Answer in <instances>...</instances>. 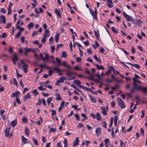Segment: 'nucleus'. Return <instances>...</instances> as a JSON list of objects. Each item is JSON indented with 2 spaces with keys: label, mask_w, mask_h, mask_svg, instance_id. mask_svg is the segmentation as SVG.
Masks as SVG:
<instances>
[{
  "label": "nucleus",
  "mask_w": 147,
  "mask_h": 147,
  "mask_svg": "<svg viewBox=\"0 0 147 147\" xmlns=\"http://www.w3.org/2000/svg\"><path fill=\"white\" fill-rule=\"evenodd\" d=\"M63 46V45L62 44H59L58 45H57V47L56 48V50L57 51L59 48L60 47H62Z\"/></svg>",
  "instance_id": "nucleus-49"
},
{
  "label": "nucleus",
  "mask_w": 147,
  "mask_h": 147,
  "mask_svg": "<svg viewBox=\"0 0 147 147\" xmlns=\"http://www.w3.org/2000/svg\"><path fill=\"white\" fill-rule=\"evenodd\" d=\"M96 117L98 121H101V118L100 117V114L98 113H96Z\"/></svg>",
  "instance_id": "nucleus-29"
},
{
  "label": "nucleus",
  "mask_w": 147,
  "mask_h": 147,
  "mask_svg": "<svg viewBox=\"0 0 147 147\" xmlns=\"http://www.w3.org/2000/svg\"><path fill=\"white\" fill-rule=\"evenodd\" d=\"M105 146L107 147L109 146L110 144V141L108 138H106L105 140Z\"/></svg>",
  "instance_id": "nucleus-25"
},
{
  "label": "nucleus",
  "mask_w": 147,
  "mask_h": 147,
  "mask_svg": "<svg viewBox=\"0 0 147 147\" xmlns=\"http://www.w3.org/2000/svg\"><path fill=\"white\" fill-rule=\"evenodd\" d=\"M65 78L64 76H62L56 82V84L57 85L60 83H63L64 82V80H65Z\"/></svg>",
  "instance_id": "nucleus-9"
},
{
  "label": "nucleus",
  "mask_w": 147,
  "mask_h": 147,
  "mask_svg": "<svg viewBox=\"0 0 147 147\" xmlns=\"http://www.w3.org/2000/svg\"><path fill=\"white\" fill-rule=\"evenodd\" d=\"M101 113L104 115H106L107 114V110L105 108L103 107H101Z\"/></svg>",
  "instance_id": "nucleus-13"
},
{
  "label": "nucleus",
  "mask_w": 147,
  "mask_h": 147,
  "mask_svg": "<svg viewBox=\"0 0 147 147\" xmlns=\"http://www.w3.org/2000/svg\"><path fill=\"white\" fill-rule=\"evenodd\" d=\"M11 23H8L7 24L6 26L5 27V28H8L11 26Z\"/></svg>",
  "instance_id": "nucleus-63"
},
{
  "label": "nucleus",
  "mask_w": 147,
  "mask_h": 147,
  "mask_svg": "<svg viewBox=\"0 0 147 147\" xmlns=\"http://www.w3.org/2000/svg\"><path fill=\"white\" fill-rule=\"evenodd\" d=\"M1 17L2 19V22L4 24H5L6 21L5 16L3 15H1Z\"/></svg>",
  "instance_id": "nucleus-39"
},
{
  "label": "nucleus",
  "mask_w": 147,
  "mask_h": 147,
  "mask_svg": "<svg viewBox=\"0 0 147 147\" xmlns=\"http://www.w3.org/2000/svg\"><path fill=\"white\" fill-rule=\"evenodd\" d=\"M133 87L134 88L135 90H140V89H139V88H141V86H138V85H136L134 86Z\"/></svg>",
  "instance_id": "nucleus-48"
},
{
  "label": "nucleus",
  "mask_w": 147,
  "mask_h": 147,
  "mask_svg": "<svg viewBox=\"0 0 147 147\" xmlns=\"http://www.w3.org/2000/svg\"><path fill=\"white\" fill-rule=\"evenodd\" d=\"M81 116L84 118V119H87V117L86 115L84 113H82L81 114Z\"/></svg>",
  "instance_id": "nucleus-57"
},
{
  "label": "nucleus",
  "mask_w": 147,
  "mask_h": 147,
  "mask_svg": "<svg viewBox=\"0 0 147 147\" xmlns=\"http://www.w3.org/2000/svg\"><path fill=\"white\" fill-rule=\"evenodd\" d=\"M18 59V58L17 55L14 54L13 55V57L12 59V61L14 64H16V61Z\"/></svg>",
  "instance_id": "nucleus-18"
},
{
  "label": "nucleus",
  "mask_w": 147,
  "mask_h": 147,
  "mask_svg": "<svg viewBox=\"0 0 147 147\" xmlns=\"http://www.w3.org/2000/svg\"><path fill=\"white\" fill-rule=\"evenodd\" d=\"M79 140L78 137H77L76 138L75 141L73 144V146H77L79 144Z\"/></svg>",
  "instance_id": "nucleus-15"
},
{
  "label": "nucleus",
  "mask_w": 147,
  "mask_h": 147,
  "mask_svg": "<svg viewBox=\"0 0 147 147\" xmlns=\"http://www.w3.org/2000/svg\"><path fill=\"white\" fill-rule=\"evenodd\" d=\"M95 132L97 136H99L101 134V128L100 127L96 128L95 130Z\"/></svg>",
  "instance_id": "nucleus-19"
},
{
  "label": "nucleus",
  "mask_w": 147,
  "mask_h": 147,
  "mask_svg": "<svg viewBox=\"0 0 147 147\" xmlns=\"http://www.w3.org/2000/svg\"><path fill=\"white\" fill-rule=\"evenodd\" d=\"M43 28L45 29V32L43 37L41 40V42L43 43H44L45 42L46 39V24L45 23L43 24Z\"/></svg>",
  "instance_id": "nucleus-3"
},
{
  "label": "nucleus",
  "mask_w": 147,
  "mask_h": 147,
  "mask_svg": "<svg viewBox=\"0 0 147 147\" xmlns=\"http://www.w3.org/2000/svg\"><path fill=\"white\" fill-rule=\"evenodd\" d=\"M51 52L53 53L55 49V47L54 46H52L51 47Z\"/></svg>",
  "instance_id": "nucleus-62"
},
{
  "label": "nucleus",
  "mask_w": 147,
  "mask_h": 147,
  "mask_svg": "<svg viewBox=\"0 0 147 147\" xmlns=\"http://www.w3.org/2000/svg\"><path fill=\"white\" fill-rule=\"evenodd\" d=\"M76 60L77 62H80L81 61V58L79 57H77L76 59Z\"/></svg>",
  "instance_id": "nucleus-64"
},
{
  "label": "nucleus",
  "mask_w": 147,
  "mask_h": 147,
  "mask_svg": "<svg viewBox=\"0 0 147 147\" xmlns=\"http://www.w3.org/2000/svg\"><path fill=\"white\" fill-rule=\"evenodd\" d=\"M16 101V102L18 103L19 104H21V101H20L19 98H16L15 99Z\"/></svg>",
  "instance_id": "nucleus-59"
},
{
  "label": "nucleus",
  "mask_w": 147,
  "mask_h": 147,
  "mask_svg": "<svg viewBox=\"0 0 147 147\" xmlns=\"http://www.w3.org/2000/svg\"><path fill=\"white\" fill-rule=\"evenodd\" d=\"M43 53L45 55V57H43L41 53H40V57L38 59V60H42L44 61H46V53Z\"/></svg>",
  "instance_id": "nucleus-12"
},
{
  "label": "nucleus",
  "mask_w": 147,
  "mask_h": 147,
  "mask_svg": "<svg viewBox=\"0 0 147 147\" xmlns=\"http://www.w3.org/2000/svg\"><path fill=\"white\" fill-rule=\"evenodd\" d=\"M0 11L1 12L3 13H5L6 12V11H5V9L4 8H1V9Z\"/></svg>",
  "instance_id": "nucleus-60"
},
{
  "label": "nucleus",
  "mask_w": 147,
  "mask_h": 147,
  "mask_svg": "<svg viewBox=\"0 0 147 147\" xmlns=\"http://www.w3.org/2000/svg\"><path fill=\"white\" fill-rule=\"evenodd\" d=\"M32 140L34 143L36 145H38V143L37 142V141L36 139H35V138H33L32 139Z\"/></svg>",
  "instance_id": "nucleus-56"
},
{
  "label": "nucleus",
  "mask_w": 147,
  "mask_h": 147,
  "mask_svg": "<svg viewBox=\"0 0 147 147\" xmlns=\"http://www.w3.org/2000/svg\"><path fill=\"white\" fill-rule=\"evenodd\" d=\"M34 24L32 22L30 23L28 25L29 30H30L31 28H32L34 26Z\"/></svg>",
  "instance_id": "nucleus-38"
},
{
  "label": "nucleus",
  "mask_w": 147,
  "mask_h": 147,
  "mask_svg": "<svg viewBox=\"0 0 147 147\" xmlns=\"http://www.w3.org/2000/svg\"><path fill=\"white\" fill-rule=\"evenodd\" d=\"M126 63L128 64H129V65H131L133 66L134 67H136V68L137 69H139V68H140V66L137 64H132L129 62H127V63Z\"/></svg>",
  "instance_id": "nucleus-24"
},
{
  "label": "nucleus",
  "mask_w": 147,
  "mask_h": 147,
  "mask_svg": "<svg viewBox=\"0 0 147 147\" xmlns=\"http://www.w3.org/2000/svg\"><path fill=\"white\" fill-rule=\"evenodd\" d=\"M89 10L90 11V12L91 15L92 16L93 18L94 19H97L96 16H95V15H94V11H91L90 9H89Z\"/></svg>",
  "instance_id": "nucleus-35"
},
{
  "label": "nucleus",
  "mask_w": 147,
  "mask_h": 147,
  "mask_svg": "<svg viewBox=\"0 0 147 147\" xmlns=\"http://www.w3.org/2000/svg\"><path fill=\"white\" fill-rule=\"evenodd\" d=\"M102 126L104 127H105V128H107V123H106L105 121H103L102 123Z\"/></svg>",
  "instance_id": "nucleus-55"
},
{
  "label": "nucleus",
  "mask_w": 147,
  "mask_h": 147,
  "mask_svg": "<svg viewBox=\"0 0 147 147\" xmlns=\"http://www.w3.org/2000/svg\"><path fill=\"white\" fill-rule=\"evenodd\" d=\"M25 133L28 136L29 135V130L27 127H26L25 130Z\"/></svg>",
  "instance_id": "nucleus-43"
},
{
  "label": "nucleus",
  "mask_w": 147,
  "mask_h": 147,
  "mask_svg": "<svg viewBox=\"0 0 147 147\" xmlns=\"http://www.w3.org/2000/svg\"><path fill=\"white\" fill-rule=\"evenodd\" d=\"M30 98L31 96L30 93H28L26 95L23 96V101H25L27 99Z\"/></svg>",
  "instance_id": "nucleus-14"
},
{
  "label": "nucleus",
  "mask_w": 147,
  "mask_h": 147,
  "mask_svg": "<svg viewBox=\"0 0 147 147\" xmlns=\"http://www.w3.org/2000/svg\"><path fill=\"white\" fill-rule=\"evenodd\" d=\"M93 64L96 67L98 70L102 69L104 70L105 69V68L102 65H99L97 64L94 63H93Z\"/></svg>",
  "instance_id": "nucleus-16"
},
{
  "label": "nucleus",
  "mask_w": 147,
  "mask_h": 147,
  "mask_svg": "<svg viewBox=\"0 0 147 147\" xmlns=\"http://www.w3.org/2000/svg\"><path fill=\"white\" fill-rule=\"evenodd\" d=\"M7 36V34L6 33H3L1 35V37L3 38H6Z\"/></svg>",
  "instance_id": "nucleus-54"
},
{
  "label": "nucleus",
  "mask_w": 147,
  "mask_h": 147,
  "mask_svg": "<svg viewBox=\"0 0 147 147\" xmlns=\"http://www.w3.org/2000/svg\"><path fill=\"white\" fill-rule=\"evenodd\" d=\"M21 35V32L20 31H19L18 33L16 34V37L17 38H18Z\"/></svg>",
  "instance_id": "nucleus-44"
},
{
  "label": "nucleus",
  "mask_w": 147,
  "mask_h": 147,
  "mask_svg": "<svg viewBox=\"0 0 147 147\" xmlns=\"http://www.w3.org/2000/svg\"><path fill=\"white\" fill-rule=\"evenodd\" d=\"M111 29L112 31L115 34H117V31L116 30L115 28L114 27H112L111 28Z\"/></svg>",
  "instance_id": "nucleus-47"
},
{
  "label": "nucleus",
  "mask_w": 147,
  "mask_h": 147,
  "mask_svg": "<svg viewBox=\"0 0 147 147\" xmlns=\"http://www.w3.org/2000/svg\"><path fill=\"white\" fill-rule=\"evenodd\" d=\"M67 55L66 52L65 51H63L62 52L61 54V57H65Z\"/></svg>",
  "instance_id": "nucleus-45"
},
{
  "label": "nucleus",
  "mask_w": 147,
  "mask_h": 147,
  "mask_svg": "<svg viewBox=\"0 0 147 147\" xmlns=\"http://www.w3.org/2000/svg\"><path fill=\"white\" fill-rule=\"evenodd\" d=\"M38 90H45L46 89L45 87H44V86L42 85H41L40 86L38 87Z\"/></svg>",
  "instance_id": "nucleus-36"
},
{
  "label": "nucleus",
  "mask_w": 147,
  "mask_h": 147,
  "mask_svg": "<svg viewBox=\"0 0 147 147\" xmlns=\"http://www.w3.org/2000/svg\"><path fill=\"white\" fill-rule=\"evenodd\" d=\"M54 57L53 55L49 56V55L47 54V62L50 61L51 62L53 63H55V62L53 60Z\"/></svg>",
  "instance_id": "nucleus-5"
},
{
  "label": "nucleus",
  "mask_w": 147,
  "mask_h": 147,
  "mask_svg": "<svg viewBox=\"0 0 147 147\" xmlns=\"http://www.w3.org/2000/svg\"><path fill=\"white\" fill-rule=\"evenodd\" d=\"M11 128L10 125H8L7 127L5 130V134L6 137L12 136V134H9V131Z\"/></svg>",
  "instance_id": "nucleus-2"
},
{
  "label": "nucleus",
  "mask_w": 147,
  "mask_h": 147,
  "mask_svg": "<svg viewBox=\"0 0 147 147\" xmlns=\"http://www.w3.org/2000/svg\"><path fill=\"white\" fill-rule=\"evenodd\" d=\"M41 69H42L43 68H46V64L45 63L43 64H40L37 65Z\"/></svg>",
  "instance_id": "nucleus-32"
},
{
  "label": "nucleus",
  "mask_w": 147,
  "mask_h": 147,
  "mask_svg": "<svg viewBox=\"0 0 147 147\" xmlns=\"http://www.w3.org/2000/svg\"><path fill=\"white\" fill-rule=\"evenodd\" d=\"M125 143H126V142H123L122 140H121L120 141V146L121 147H125Z\"/></svg>",
  "instance_id": "nucleus-40"
},
{
  "label": "nucleus",
  "mask_w": 147,
  "mask_h": 147,
  "mask_svg": "<svg viewBox=\"0 0 147 147\" xmlns=\"http://www.w3.org/2000/svg\"><path fill=\"white\" fill-rule=\"evenodd\" d=\"M55 95L57 96L56 97V100H61L62 99L61 96L59 93H56Z\"/></svg>",
  "instance_id": "nucleus-31"
},
{
  "label": "nucleus",
  "mask_w": 147,
  "mask_h": 147,
  "mask_svg": "<svg viewBox=\"0 0 147 147\" xmlns=\"http://www.w3.org/2000/svg\"><path fill=\"white\" fill-rule=\"evenodd\" d=\"M54 12L56 14L57 16L59 18L61 17V15L59 10H58L57 9H55Z\"/></svg>",
  "instance_id": "nucleus-20"
},
{
  "label": "nucleus",
  "mask_w": 147,
  "mask_h": 147,
  "mask_svg": "<svg viewBox=\"0 0 147 147\" xmlns=\"http://www.w3.org/2000/svg\"><path fill=\"white\" fill-rule=\"evenodd\" d=\"M17 121L16 119H15L11 122V126L14 127L17 124Z\"/></svg>",
  "instance_id": "nucleus-28"
},
{
  "label": "nucleus",
  "mask_w": 147,
  "mask_h": 147,
  "mask_svg": "<svg viewBox=\"0 0 147 147\" xmlns=\"http://www.w3.org/2000/svg\"><path fill=\"white\" fill-rule=\"evenodd\" d=\"M22 121L23 122L26 123L27 122V118L25 117H24L22 119Z\"/></svg>",
  "instance_id": "nucleus-61"
},
{
  "label": "nucleus",
  "mask_w": 147,
  "mask_h": 147,
  "mask_svg": "<svg viewBox=\"0 0 147 147\" xmlns=\"http://www.w3.org/2000/svg\"><path fill=\"white\" fill-rule=\"evenodd\" d=\"M22 141L23 143V144L26 143H29V142H27L26 141L28 140V139L25 138L23 136H21Z\"/></svg>",
  "instance_id": "nucleus-21"
},
{
  "label": "nucleus",
  "mask_w": 147,
  "mask_h": 147,
  "mask_svg": "<svg viewBox=\"0 0 147 147\" xmlns=\"http://www.w3.org/2000/svg\"><path fill=\"white\" fill-rule=\"evenodd\" d=\"M94 32L95 36L96 37L97 40H99V38L100 37V34L99 30H98L97 32L95 30H94Z\"/></svg>",
  "instance_id": "nucleus-22"
},
{
  "label": "nucleus",
  "mask_w": 147,
  "mask_h": 147,
  "mask_svg": "<svg viewBox=\"0 0 147 147\" xmlns=\"http://www.w3.org/2000/svg\"><path fill=\"white\" fill-rule=\"evenodd\" d=\"M42 102V104L43 105H46V101L45 99H38V102L36 104V105H41Z\"/></svg>",
  "instance_id": "nucleus-6"
},
{
  "label": "nucleus",
  "mask_w": 147,
  "mask_h": 147,
  "mask_svg": "<svg viewBox=\"0 0 147 147\" xmlns=\"http://www.w3.org/2000/svg\"><path fill=\"white\" fill-rule=\"evenodd\" d=\"M73 82L77 85L80 88H83V86H82L81 85V82L80 81L78 80H75Z\"/></svg>",
  "instance_id": "nucleus-8"
},
{
  "label": "nucleus",
  "mask_w": 147,
  "mask_h": 147,
  "mask_svg": "<svg viewBox=\"0 0 147 147\" xmlns=\"http://www.w3.org/2000/svg\"><path fill=\"white\" fill-rule=\"evenodd\" d=\"M119 85H115L114 87H111V89L112 90H115L116 89L118 88Z\"/></svg>",
  "instance_id": "nucleus-53"
},
{
  "label": "nucleus",
  "mask_w": 147,
  "mask_h": 147,
  "mask_svg": "<svg viewBox=\"0 0 147 147\" xmlns=\"http://www.w3.org/2000/svg\"><path fill=\"white\" fill-rule=\"evenodd\" d=\"M65 102L62 101L60 105V107H59L58 110L59 112H60L63 107H64Z\"/></svg>",
  "instance_id": "nucleus-23"
},
{
  "label": "nucleus",
  "mask_w": 147,
  "mask_h": 147,
  "mask_svg": "<svg viewBox=\"0 0 147 147\" xmlns=\"http://www.w3.org/2000/svg\"><path fill=\"white\" fill-rule=\"evenodd\" d=\"M113 3L111 1V0H108L107 1V6L110 7L111 8L113 7Z\"/></svg>",
  "instance_id": "nucleus-17"
},
{
  "label": "nucleus",
  "mask_w": 147,
  "mask_h": 147,
  "mask_svg": "<svg viewBox=\"0 0 147 147\" xmlns=\"http://www.w3.org/2000/svg\"><path fill=\"white\" fill-rule=\"evenodd\" d=\"M56 61L58 67H59L61 65V61L57 57L56 58Z\"/></svg>",
  "instance_id": "nucleus-30"
},
{
  "label": "nucleus",
  "mask_w": 147,
  "mask_h": 147,
  "mask_svg": "<svg viewBox=\"0 0 147 147\" xmlns=\"http://www.w3.org/2000/svg\"><path fill=\"white\" fill-rule=\"evenodd\" d=\"M66 63L65 61L61 63V65L64 66L66 67L70 68L71 69H72V68L69 65H66Z\"/></svg>",
  "instance_id": "nucleus-33"
},
{
  "label": "nucleus",
  "mask_w": 147,
  "mask_h": 147,
  "mask_svg": "<svg viewBox=\"0 0 147 147\" xmlns=\"http://www.w3.org/2000/svg\"><path fill=\"white\" fill-rule=\"evenodd\" d=\"M20 92L18 90L16 91L15 92L13 93L11 95V97L12 98L14 97H16V98H18L19 94Z\"/></svg>",
  "instance_id": "nucleus-10"
},
{
  "label": "nucleus",
  "mask_w": 147,
  "mask_h": 147,
  "mask_svg": "<svg viewBox=\"0 0 147 147\" xmlns=\"http://www.w3.org/2000/svg\"><path fill=\"white\" fill-rule=\"evenodd\" d=\"M13 84L16 85L17 86H18V82L17 81L16 79L15 78H13Z\"/></svg>",
  "instance_id": "nucleus-46"
},
{
  "label": "nucleus",
  "mask_w": 147,
  "mask_h": 147,
  "mask_svg": "<svg viewBox=\"0 0 147 147\" xmlns=\"http://www.w3.org/2000/svg\"><path fill=\"white\" fill-rule=\"evenodd\" d=\"M123 13L124 17L127 19V21H133V20L131 18V17L129 16L124 11L123 12Z\"/></svg>",
  "instance_id": "nucleus-7"
},
{
  "label": "nucleus",
  "mask_w": 147,
  "mask_h": 147,
  "mask_svg": "<svg viewBox=\"0 0 147 147\" xmlns=\"http://www.w3.org/2000/svg\"><path fill=\"white\" fill-rule=\"evenodd\" d=\"M63 143L64 144V147H67V141L66 138H65L63 141Z\"/></svg>",
  "instance_id": "nucleus-51"
},
{
  "label": "nucleus",
  "mask_w": 147,
  "mask_h": 147,
  "mask_svg": "<svg viewBox=\"0 0 147 147\" xmlns=\"http://www.w3.org/2000/svg\"><path fill=\"white\" fill-rule=\"evenodd\" d=\"M139 89L141 90L143 92L147 94V86L146 87H142L139 88Z\"/></svg>",
  "instance_id": "nucleus-27"
},
{
  "label": "nucleus",
  "mask_w": 147,
  "mask_h": 147,
  "mask_svg": "<svg viewBox=\"0 0 147 147\" xmlns=\"http://www.w3.org/2000/svg\"><path fill=\"white\" fill-rule=\"evenodd\" d=\"M117 100L118 105L122 109L125 107L126 106L122 100L119 97L117 98Z\"/></svg>",
  "instance_id": "nucleus-1"
},
{
  "label": "nucleus",
  "mask_w": 147,
  "mask_h": 147,
  "mask_svg": "<svg viewBox=\"0 0 147 147\" xmlns=\"http://www.w3.org/2000/svg\"><path fill=\"white\" fill-rule=\"evenodd\" d=\"M59 36V34L57 33L56 34L55 37V41L56 42H57L58 41Z\"/></svg>",
  "instance_id": "nucleus-34"
},
{
  "label": "nucleus",
  "mask_w": 147,
  "mask_h": 147,
  "mask_svg": "<svg viewBox=\"0 0 147 147\" xmlns=\"http://www.w3.org/2000/svg\"><path fill=\"white\" fill-rule=\"evenodd\" d=\"M74 117L76 118L77 121H79L80 120L79 116L77 114H75L74 115Z\"/></svg>",
  "instance_id": "nucleus-50"
},
{
  "label": "nucleus",
  "mask_w": 147,
  "mask_h": 147,
  "mask_svg": "<svg viewBox=\"0 0 147 147\" xmlns=\"http://www.w3.org/2000/svg\"><path fill=\"white\" fill-rule=\"evenodd\" d=\"M56 131V128H51L49 130V133H51V132H52L54 133Z\"/></svg>",
  "instance_id": "nucleus-37"
},
{
  "label": "nucleus",
  "mask_w": 147,
  "mask_h": 147,
  "mask_svg": "<svg viewBox=\"0 0 147 147\" xmlns=\"http://www.w3.org/2000/svg\"><path fill=\"white\" fill-rule=\"evenodd\" d=\"M32 92L36 96L38 94V92L35 89L33 90Z\"/></svg>",
  "instance_id": "nucleus-52"
},
{
  "label": "nucleus",
  "mask_w": 147,
  "mask_h": 147,
  "mask_svg": "<svg viewBox=\"0 0 147 147\" xmlns=\"http://www.w3.org/2000/svg\"><path fill=\"white\" fill-rule=\"evenodd\" d=\"M49 74H47V78L48 77V76H51L53 73V71L51 70H49Z\"/></svg>",
  "instance_id": "nucleus-41"
},
{
  "label": "nucleus",
  "mask_w": 147,
  "mask_h": 147,
  "mask_svg": "<svg viewBox=\"0 0 147 147\" xmlns=\"http://www.w3.org/2000/svg\"><path fill=\"white\" fill-rule=\"evenodd\" d=\"M20 62L21 63L24 65L22 67L23 71L25 73H27V72L28 68V65L25 63L22 60Z\"/></svg>",
  "instance_id": "nucleus-4"
},
{
  "label": "nucleus",
  "mask_w": 147,
  "mask_h": 147,
  "mask_svg": "<svg viewBox=\"0 0 147 147\" xmlns=\"http://www.w3.org/2000/svg\"><path fill=\"white\" fill-rule=\"evenodd\" d=\"M110 69H111V70H112L113 71V72L114 74H115V71H116V74H119V72L118 71H116L114 69V68L113 67H111V68H110Z\"/></svg>",
  "instance_id": "nucleus-42"
},
{
  "label": "nucleus",
  "mask_w": 147,
  "mask_h": 147,
  "mask_svg": "<svg viewBox=\"0 0 147 147\" xmlns=\"http://www.w3.org/2000/svg\"><path fill=\"white\" fill-rule=\"evenodd\" d=\"M89 97L90 98V100L91 102L94 103L96 102V100L95 98L90 95H89Z\"/></svg>",
  "instance_id": "nucleus-26"
},
{
  "label": "nucleus",
  "mask_w": 147,
  "mask_h": 147,
  "mask_svg": "<svg viewBox=\"0 0 147 147\" xmlns=\"http://www.w3.org/2000/svg\"><path fill=\"white\" fill-rule=\"evenodd\" d=\"M53 69L54 71H56L58 73V74L59 76H61L62 75V73L59 72L60 71H62V70L59 69L58 67H54L53 68Z\"/></svg>",
  "instance_id": "nucleus-11"
},
{
  "label": "nucleus",
  "mask_w": 147,
  "mask_h": 147,
  "mask_svg": "<svg viewBox=\"0 0 147 147\" xmlns=\"http://www.w3.org/2000/svg\"><path fill=\"white\" fill-rule=\"evenodd\" d=\"M74 73L73 72L70 71V72H68L67 73V74H65V75L66 76L68 75L69 76H70L72 75Z\"/></svg>",
  "instance_id": "nucleus-58"
}]
</instances>
